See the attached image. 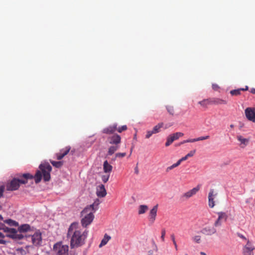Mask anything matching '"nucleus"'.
Wrapping results in <instances>:
<instances>
[{
  "label": "nucleus",
  "instance_id": "c9c22d12",
  "mask_svg": "<svg viewBox=\"0 0 255 255\" xmlns=\"http://www.w3.org/2000/svg\"><path fill=\"white\" fill-rule=\"evenodd\" d=\"M126 152H123V153H117L116 154L115 156H116V157H119V158H123L124 157H125L126 155Z\"/></svg>",
  "mask_w": 255,
  "mask_h": 255
},
{
  "label": "nucleus",
  "instance_id": "473e14b6",
  "mask_svg": "<svg viewBox=\"0 0 255 255\" xmlns=\"http://www.w3.org/2000/svg\"><path fill=\"white\" fill-rule=\"evenodd\" d=\"M193 241L196 243H200L201 242V237L200 236H196L193 238Z\"/></svg>",
  "mask_w": 255,
  "mask_h": 255
},
{
  "label": "nucleus",
  "instance_id": "c85d7f7f",
  "mask_svg": "<svg viewBox=\"0 0 255 255\" xmlns=\"http://www.w3.org/2000/svg\"><path fill=\"white\" fill-rule=\"evenodd\" d=\"M127 128V126L126 125H124L119 128L117 127L116 130L119 132L121 133L122 131L126 130Z\"/></svg>",
  "mask_w": 255,
  "mask_h": 255
},
{
  "label": "nucleus",
  "instance_id": "f257e3e1",
  "mask_svg": "<svg viewBox=\"0 0 255 255\" xmlns=\"http://www.w3.org/2000/svg\"><path fill=\"white\" fill-rule=\"evenodd\" d=\"M41 170L42 174L40 170H37L35 174L34 179L36 183H39L43 177L44 181H49L50 180V172L52 170V167L48 162L41 164L39 167ZM34 177L29 173H24L20 176V179L14 178L7 183L6 185V189L7 191H15L17 190L20 184H25L27 183L28 179H32Z\"/></svg>",
  "mask_w": 255,
  "mask_h": 255
},
{
  "label": "nucleus",
  "instance_id": "a878e982",
  "mask_svg": "<svg viewBox=\"0 0 255 255\" xmlns=\"http://www.w3.org/2000/svg\"><path fill=\"white\" fill-rule=\"evenodd\" d=\"M196 152L195 150L190 151L187 155L182 157V160L185 161L188 159V157L193 156Z\"/></svg>",
  "mask_w": 255,
  "mask_h": 255
},
{
  "label": "nucleus",
  "instance_id": "9d476101",
  "mask_svg": "<svg viewBox=\"0 0 255 255\" xmlns=\"http://www.w3.org/2000/svg\"><path fill=\"white\" fill-rule=\"evenodd\" d=\"M107 140L111 144L119 145L121 142V137L118 134H114L108 137Z\"/></svg>",
  "mask_w": 255,
  "mask_h": 255
},
{
  "label": "nucleus",
  "instance_id": "f8f14e48",
  "mask_svg": "<svg viewBox=\"0 0 255 255\" xmlns=\"http://www.w3.org/2000/svg\"><path fill=\"white\" fill-rule=\"evenodd\" d=\"M157 209H158V205H156L154 206L152 209H151L148 214V221L150 222L153 223L155 222L156 217L157 215Z\"/></svg>",
  "mask_w": 255,
  "mask_h": 255
},
{
  "label": "nucleus",
  "instance_id": "9b49d317",
  "mask_svg": "<svg viewBox=\"0 0 255 255\" xmlns=\"http://www.w3.org/2000/svg\"><path fill=\"white\" fill-rule=\"evenodd\" d=\"M255 247L252 243L249 241H248L247 244L245 245L243 249L244 255H254L253 251Z\"/></svg>",
  "mask_w": 255,
  "mask_h": 255
},
{
  "label": "nucleus",
  "instance_id": "bf43d9fd",
  "mask_svg": "<svg viewBox=\"0 0 255 255\" xmlns=\"http://www.w3.org/2000/svg\"><path fill=\"white\" fill-rule=\"evenodd\" d=\"M2 209V206L0 205V210Z\"/></svg>",
  "mask_w": 255,
  "mask_h": 255
},
{
  "label": "nucleus",
  "instance_id": "a211bd4d",
  "mask_svg": "<svg viewBox=\"0 0 255 255\" xmlns=\"http://www.w3.org/2000/svg\"><path fill=\"white\" fill-rule=\"evenodd\" d=\"M209 103L210 105H226L227 104V101L218 98H209Z\"/></svg>",
  "mask_w": 255,
  "mask_h": 255
},
{
  "label": "nucleus",
  "instance_id": "f03ea898",
  "mask_svg": "<svg viewBox=\"0 0 255 255\" xmlns=\"http://www.w3.org/2000/svg\"><path fill=\"white\" fill-rule=\"evenodd\" d=\"M3 230L5 233V236L13 239L20 240L24 237L23 233H27L25 236H31V240L35 246L39 245L42 242L41 233L39 231H36L32 235L33 229L28 224H22L18 228V231L14 228L4 227Z\"/></svg>",
  "mask_w": 255,
  "mask_h": 255
},
{
  "label": "nucleus",
  "instance_id": "72a5a7b5",
  "mask_svg": "<svg viewBox=\"0 0 255 255\" xmlns=\"http://www.w3.org/2000/svg\"><path fill=\"white\" fill-rule=\"evenodd\" d=\"M209 138H210L209 135H206V136H200L198 138H196V139H197V141H200V140H206V139H209Z\"/></svg>",
  "mask_w": 255,
  "mask_h": 255
},
{
  "label": "nucleus",
  "instance_id": "c03bdc74",
  "mask_svg": "<svg viewBox=\"0 0 255 255\" xmlns=\"http://www.w3.org/2000/svg\"><path fill=\"white\" fill-rule=\"evenodd\" d=\"M173 169V168L171 167V166H169V167H168L166 168V172H168L169 170H171V169Z\"/></svg>",
  "mask_w": 255,
  "mask_h": 255
},
{
  "label": "nucleus",
  "instance_id": "b1692460",
  "mask_svg": "<svg viewBox=\"0 0 255 255\" xmlns=\"http://www.w3.org/2000/svg\"><path fill=\"white\" fill-rule=\"evenodd\" d=\"M163 125L164 124L163 123H160L154 126L152 129L154 134L158 133L160 131V128L163 127Z\"/></svg>",
  "mask_w": 255,
  "mask_h": 255
},
{
  "label": "nucleus",
  "instance_id": "a19ab883",
  "mask_svg": "<svg viewBox=\"0 0 255 255\" xmlns=\"http://www.w3.org/2000/svg\"><path fill=\"white\" fill-rule=\"evenodd\" d=\"M182 161H183V160H182V158L180 159L179 160H178V161L175 163V164L177 166H179Z\"/></svg>",
  "mask_w": 255,
  "mask_h": 255
},
{
  "label": "nucleus",
  "instance_id": "2f4dec72",
  "mask_svg": "<svg viewBox=\"0 0 255 255\" xmlns=\"http://www.w3.org/2000/svg\"><path fill=\"white\" fill-rule=\"evenodd\" d=\"M196 141H197L196 138L189 139L187 140H184L183 141L181 142V144H184L187 142H194Z\"/></svg>",
  "mask_w": 255,
  "mask_h": 255
},
{
  "label": "nucleus",
  "instance_id": "423d86ee",
  "mask_svg": "<svg viewBox=\"0 0 255 255\" xmlns=\"http://www.w3.org/2000/svg\"><path fill=\"white\" fill-rule=\"evenodd\" d=\"M184 134L181 132H177L169 135L167 138L165 146H169L175 140L178 139L180 137L183 136Z\"/></svg>",
  "mask_w": 255,
  "mask_h": 255
},
{
  "label": "nucleus",
  "instance_id": "7ed1b4c3",
  "mask_svg": "<svg viewBox=\"0 0 255 255\" xmlns=\"http://www.w3.org/2000/svg\"><path fill=\"white\" fill-rule=\"evenodd\" d=\"M88 224H82V229L78 227V224H71L69 227L67 235H72L70 246L71 248H77L84 244L86 239L88 231L86 230L83 231Z\"/></svg>",
  "mask_w": 255,
  "mask_h": 255
},
{
  "label": "nucleus",
  "instance_id": "864d4df0",
  "mask_svg": "<svg viewBox=\"0 0 255 255\" xmlns=\"http://www.w3.org/2000/svg\"><path fill=\"white\" fill-rule=\"evenodd\" d=\"M3 221V217L0 215V221Z\"/></svg>",
  "mask_w": 255,
  "mask_h": 255
},
{
  "label": "nucleus",
  "instance_id": "7c9ffc66",
  "mask_svg": "<svg viewBox=\"0 0 255 255\" xmlns=\"http://www.w3.org/2000/svg\"><path fill=\"white\" fill-rule=\"evenodd\" d=\"M110 174L103 175L102 176V180L104 183H106L109 179Z\"/></svg>",
  "mask_w": 255,
  "mask_h": 255
},
{
  "label": "nucleus",
  "instance_id": "2eb2a0df",
  "mask_svg": "<svg viewBox=\"0 0 255 255\" xmlns=\"http://www.w3.org/2000/svg\"><path fill=\"white\" fill-rule=\"evenodd\" d=\"M96 194L99 197L106 196L107 192L104 185L101 184L97 187Z\"/></svg>",
  "mask_w": 255,
  "mask_h": 255
},
{
  "label": "nucleus",
  "instance_id": "aec40b11",
  "mask_svg": "<svg viewBox=\"0 0 255 255\" xmlns=\"http://www.w3.org/2000/svg\"><path fill=\"white\" fill-rule=\"evenodd\" d=\"M113 166L110 164L107 160L104 161L103 164V170L105 173H109L112 171Z\"/></svg>",
  "mask_w": 255,
  "mask_h": 255
},
{
  "label": "nucleus",
  "instance_id": "4be33fe9",
  "mask_svg": "<svg viewBox=\"0 0 255 255\" xmlns=\"http://www.w3.org/2000/svg\"><path fill=\"white\" fill-rule=\"evenodd\" d=\"M148 210V207L145 205H140L138 208V214L141 215L144 214Z\"/></svg>",
  "mask_w": 255,
  "mask_h": 255
},
{
  "label": "nucleus",
  "instance_id": "49530a36",
  "mask_svg": "<svg viewBox=\"0 0 255 255\" xmlns=\"http://www.w3.org/2000/svg\"><path fill=\"white\" fill-rule=\"evenodd\" d=\"M251 93H252L253 94H255V88H253L251 90Z\"/></svg>",
  "mask_w": 255,
  "mask_h": 255
},
{
  "label": "nucleus",
  "instance_id": "de8ad7c7",
  "mask_svg": "<svg viewBox=\"0 0 255 255\" xmlns=\"http://www.w3.org/2000/svg\"><path fill=\"white\" fill-rule=\"evenodd\" d=\"M174 245V246H175V248L176 249V250H177V244H176V243L175 242V240H174V242H173Z\"/></svg>",
  "mask_w": 255,
  "mask_h": 255
},
{
  "label": "nucleus",
  "instance_id": "3c124183",
  "mask_svg": "<svg viewBox=\"0 0 255 255\" xmlns=\"http://www.w3.org/2000/svg\"><path fill=\"white\" fill-rule=\"evenodd\" d=\"M171 237L172 241L174 242V240H175V237H174V235H172Z\"/></svg>",
  "mask_w": 255,
  "mask_h": 255
},
{
  "label": "nucleus",
  "instance_id": "ddd939ff",
  "mask_svg": "<svg viewBox=\"0 0 255 255\" xmlns=\"http://www.w3.org/2000/svg\"><path fill=\"white\" fill-rule=\"evenodd\" d=\"M71 147L67 146L65 148L60 150L59 153H56V157L58 160L62 159L65 155H66L70 151Z\"/></svg>",
  "mask_w": 255,
  "mask_h": 255
},
{
  "label": "nucleus",
  "instance_id": "cd10ccee",
  "mask_svg": "<svg viewBox=\"0 0 255 255\" xmlns=\"http://www.w3.org/2000/svg\"><path fill=\"white\" fill-rule=\"evenodd\" d=\"M198 104L203 107H205L208 105H210V103H209V99H204L198 102Z\"/></svg>",
  "mask_w": 255,
  "mask_h": 255
},
{
  "label": "nucleus",
  "instance_id": "052dcab7",
  "mask_svg": "<svg viewBox=\"0 0 255 255\" xmlns=\"http://www.w3.org/2000/svg\"><path fill=\"white\" fill-rule=\"evenodd\" d=\"M71 152H72V154H73V153L74 152V151L71 150Z\"/></svg>",
  "mask_w": 255,
  "mask_h": 255
},
{
  "label": "nucleus",
  "instance_id": "6ab92c4d",
  "mask_svg": "<svg viewBox=\"0 0 255 255\" xmlns=\"http://www.w3.org/2000/svg\"><path fill=\"white\" fill-rule=\"evenodd\" d=\"M249 90V87L248 86H246L244 88H240L238 89L231 90L230 91V94L232 96H239L241 94V91H246Z\"/></svg>",
  "mask_w": 255,
  "mask_h": 255
},
{
  "label": "nucleus",
  "instance_id": "4c0bfd02",
  "mask_svg": "<svg viewBox=\"0 0 255 255\" xmlns=\"http://www.w3.org/2000/svg\"><path fill=\"white\" fill-rule=\"evenodd\" d=\"M4 223H18L15 221L12 220L11 219H7L4 221Z\"/></svg>",
  "mask_w": 255,
  "mask_h": 255
},
{
  "label": "nucleus",
  "instance_id": "680f3d73",
  "mask_svg": "<svg viewBox=\"0 0 255 255\" xmlns=\"http://www.w3.org/2000/svg\"><path fill=\"white\" fill-rule=\"evenodd\" d=\"M181 144H181V142H180V143H179L178 144V145H181Z\"/></svg>",
  "mask_w": 255,
  "mask_h": 255
},
{
  "label": "nucleus",
  "instance_id": "dca6fc26",
  "mask_svg": "<svg viewBox=\"0 0 255 255\" xmlns=\"http://www.w3.org/2000/svg\"><path fill=\"white\" fill-rule=\"evenodd\" d=\"M200 189V185H197L196 187L193 188L191 190L185 193L183 196L185 197L186 199L189 198L195 195Z\"/></svg>",
  "mask_w": 255,
  "mask_h": 255
},
{
  "label": "nucleus",
  "instance_id": "f3484780",
  "mask_svg": "<svg viewBox=\"0 0 255 255\" xmlns=\"http://www.w3.org/2000/svg\"><path fill=\"white\" fill-rule=\"evenodd\" d=\"M218 218L216 223H222L228 221V215L225 212L218 213Z\"/></svg>",
  "mask_w": 255,
  "mask_h": 255
},
{
  "label": "nucleus",
  "instance_id": "5fc2aeb1",
  "mask_svg": "<svg viewBox=\"0 0 255 255\" xmlns=\"http://www.w3.org/2000/svg\"><path fill=\"white\" fill-rule=\"evenodd\" d=\"M0 237H1V238L4 237L3 235L1 232H0Z\"/></svg>",
  "mask_w": 255,
  "mask_h": 255
},
{
  "label": "nucleus",
  "instance_id": "58836bf2",
  "mask_svg": "<svg viewBox=\"0 0 255 255\" xmlns=\"http://www.w3.org/2000/svg\"><path fill=\"white\" fill-rule=\"evenodd\" d=\"M165 235V230L164 229H163L161 232V238L163 241H164Z\"/></svg>",
  "mask_w": 255,
  "mask_h": 255
},
{
  "label": "nucleus",
  "instance_id": "bb28decb",
  "mask_svg": "<svg viewBox=\"0 0 255 255\" xmlns=\"http://www.w3.org/2000/svg\"><path fill=\"white\" fill-rule=\"evenodd\" d=\"M51 163L52 164L53 166L56 168H60L63 165V162L62 161H54L52 160H50Z\"/></svg>",
  "mask_w": 255,
  "mask_h": 255
},
{
  "label": "nucleus",
  "instance_id": "4468645a",
  "mask_svg": "<svg viewBox=\"0 0 255 255\" xmlns=\"http://www.w3.org/2000/svg\"><path fill=\"white\" fill-rule=\"evenodd\" d=\"M118 124L115 123L112 125H110L109 127L104 128L102 130V132L104 133L110 134L114 133L117 130Z\"/></svg>",
  "mask_w": 255,
  "mask_h": 255
},
{
  "label": "nucleus",
  "instance_id": "ea45409f",
  "mask_svg": "<svg viewBox=\"0 0 255 255\" xmlns=\"http://www.w3.org/2000/svg\"><path fill=\"white\" fill-rule=\"evenodd\" d=\"M237 235L241 239H243V240H246V237L244 236L241 235L240 233H237Z\"/></svg>",
  "mask_w": 255,
  "mask_h": 255
},
{
  "label": "nucleus",
  "instance_id": "1a4fd4ad",
  "mask_svg": "<svg viewBox=\"0 0 255 255\" xmlns=\"http://www.w3.org/2000/svg\"><path fill=\"white\" fill-rule=\"evenodd\" d=\"M218 193L215 191L213 189H211L210 190L209 194H208V202H209V206L212 208L215 205V199L217 196Z\"/></svg>",
  "mask_w": 255,
  "mask_h": 255
},
{
  "label": "nucleus",
  "instance_id": "0eeeda50",
  "mask_svg": "<svg viewBox=\"0 0 255 255\" xmlns=\"http://www.w3.org/2000/svg\"><path fill=\"white\" fill-rule=\"evenodd\" d=\"M245 114L247 119L253 123H255V108H247L245 110Z\"/></svg>",
  "mask_w": 255,
  "mask_h": 255
},
{
  "label": "nucleus",
  "instance_id": "c756f323",
  "mask_svg": "<svg viewBox=\"0 0 255 255\" xmlns=\"http://www.w3.org/2000/svg\"><path fill=\"white\" fill-rule=\"evenodd\" d=\"M166 109L168 111V112L172 116H173L174 114V108L172 106H167Z\"/></svg>",
  "mask_w": 255,
  "mask_h": 255
},
{
  "label": "nucleus",
  "instance_id": "e433bc0d",
  "mask_svg": "<svg viewBox=\"0 0 255 255\" xmlns=\"http://www.w3.org/2000/svg\"><path fill=\"white\" fill-rule=\"evenodd\" d=\"M4 190V186L3 185L0 186V198L2 197Z\"/></svg>",
  "mask_w": 255,
  "mask_h": 255
},
{
  "label": "nucleus",
  "instance_id": "412c9836",
  "mask_svg": "<svg viewBox=\"0 0 255 255\" xmlns=\"http://www.w3.org/2000/svg\"><path fill=\"white\" fill-rule=\"evenodd\" d=\"M120 147L119 145H114L109 147L108 150V155H113Z\"/></svg>",
  "mask_w": 255,
  "mask_h": 255
},
{
  "label": "nucleus",
  "instance_id": "39448f33",
  "mask_svg": "<svg viewBox=\"0 0 255 255\" xmlns=\"http://www.w3.org/2000/svg\"><path fill=\"white\" fill-rule=\"evenodd\" d=\"M53 251L56 255H68L69 247L62 243H57L54 245Z\"/></svg>",
  "mask_w": 255,
  "mask_h": 255
},
{
  "label": "nucleus",
  "instance_id": "a18cd8bd",
  "mask_svg": "<svg viewBox=\"0 0 255 255\" xmlns=\"http://www.w3.org/2000/svg\"><path fill=\"white\" fill-rule=\"evenodd\" d=\"M173 169V168L171 167V166H169V167H168L166 168V172H168L169 170H171V169Z\"/></svg>",
  "mask_w": 255,
  "mask_h": 255
},
{
  "label": "nucleus",
  "instance_id": "13d9d810",
  "mask_svg": "<svg viewBox=\"0 0 255 255\" xmlns=\"http://www.w3.org/2000/svg\"><path fill=\"white\" fill-rule=\"evenodd\" d=\"M132 147L131 148V150H130V155L131 154V152H132Z\"/></svg>",
  "mask_w": 255,
  "mask_h": 255
},
{
  "label": "nucleus",
  "instance_id": "79ce46f5",
  "mask_svg": "<svg viewBox=\"0 0 255 255\" xmlns=\"http://www.w3.org/2000/svg\"><path fill=\"white\" fill-rule=\"evenodd\" d=\"M6 242L5 241H4V240H3V239H0V244H3V245H4V244H6Z\"/></svg>",
  "mask_w": 255,
  "mask_h": 255
},
{
  "label": "nucleus",
  "instance_id": "0e129e2a",
  "mask_svg": "<svg viewBox=\"0 0 255 255\" xmlns=\"http://www.w3.org/2000/svg\"><path fill=\"white\" fill-rule=\"evenodd\" d=\"M3 225V224H0V225Z\"/></svg>",
  "mask_w": 255,
  "mask_h": 255
},
{
  "label": "nucleus",
  "instance_id": "393cba45",
  "mask_svg": "<svg viewBox=\"0 0 255 255\" xmlns=\"http://www.w3.org/2000/svg\"><path fill=\"white\" fill-rule=\"evenodd\" d=\"M237 139L242 144H243L245 146H246L249 142V139L243 138L241 135L238 136Z\"/></svg>",
  "mask_w": 255,
  "mask_h": 255
},
{
  "label": "nucleus",
  "instance_id": "6e6d98bb",
  "mask_svg": "<svg viewBox=\"0 0 255 255\" xmlns=\"http://www.w3.org/2000/svg\"><path fill=\"white\" fill-rule=\"evenodd\" d=\"M133 138H134V139H136V133L134 135Z\"/></svg>",
  "mask_w": 255,
  "mask_h": 255
},
{
  "label": "nucleus",
  "instance_id": "6e6552de",
  "mask_svg": "<svg viewBox=\"0 0 255 255\" xmlns=\"http://www.w3.org/2000/svg\"><path fill=\"white\" fill-rule=\"evenodd\" d=\"M216 224H209L204 228L201 230V232L206 235H212L216 233L215 228Z\"/></svg>",
  "mask_w": 255,
  "mask_h": 255
},
{
  "label": "nucleus",
  "instance_id": "8fccbe9b",
  "mask_svg": "<svg viewBox=\"0 0 255 255\" xmlns=\"http://www.w3.org/2000/svg\"><path fill=\"white\" fill-rule=\"evenodd\" d=\"M171 167H172L173 169V168H175V167H177V166H176V165L175 164V163H174V164H172V165H171Z\"/></svg>",
  "mask_w": 255,
  "mask_h": 255
},
{
  "label": "nucleus",
  "instance_id": "603ef678",
  "mask_svg": "<svg viewBox=\"0 0 255 255\" xmlns=\"http://www.w3.org/2000/svg\"><path fill=\"white\" fill-rule=\"evenodd\" d=\"M201 255H206V253L203 252H200Z\"/></svg>",
  "mask_w": 255,
  "mask_h": 255
},
{
  "label": "nucleus",
  "instance_id": "f704fd0d",
  "mask_svg": "<svg viewBox=\"0 0 255 255\" xmlns=\"http://www.w3.org/2000/svg\"><path fill=\"white\" fill-rule=\"evenodd\" d=\"M153 134H154L153 130H148L146 132V134L145 135L146 138H149Z\"/></svg>",
  "mask_w": 255,
  "mask_h": 255
},
{
  "label": "nucleus",
  "instance_id": "20e7f679",
  "mask_svg": "<svg viewBox=\"0 0 255 255\" xmlns=\"http://www.w3.org/2000/svg\"><path fill=\"white\" fill-rule=\"evenodd\" d=\"M100 204L99 200L97 199L94 203L86 207L81 212L84 218L82 219L81 223H91L94 216L93 213L98 209Z\"/></svg>",
  "mask_w": 255,
  "mask_h": 255
},
{
  "label": "nucleus",
  "instance_id": "5701e85b",
  "mask_svg": "<svg viewBox=\"0 0 255 255\" xmlns=\"http://www.w3.org/2000/svg\"><path fill=\"white\" fill-rule=\"evenodd\" d=\"M111 238L110 236L108 235L107 234H105L104 237V238L102 240V241L99 245V247L101 248V247L106 245L107 244V243L108 242V241L111 239Z\"/></svg>",
  "mask_w": 255,
  "mask_h": 255
},
{
  "label": "nucleus",
  "instance_id": "37998d69",
  "mask_svg": "<svg viewBox=\"0 0 255 255\" xmlns=\"http://www.w3.org/2000/svg\"><path fill=\"white\" fill-rule=\"evenodd\" d=\"M212 87L214 90H217V89L219 88L218 86L215 84H213L212 85Z\"/></svg>",
  "mask_w": 255,
  "mask_h": 255
},
{
  "label": "nucleus",
  "instance_id": "09e8293b",
  "mask_svg": "<svg viewBox=\"0 0 255 255\" xmlns=\"http://www.w3.org/2000/svg\"><path fill=\"white\" fill-rule=\"evenodd\" d=\"M135 173L137 174L138 173V168L137 167H135Z\"/></svg>",
  "mask_w": 255,
  "mask_h": 255
},
{
  "label": "nucleus",
  "instance_id": "4d7b16f0",
  "mask_svg": "<svg viewBox=\"0 0 255 255\" xmlns=\"http://www.w3.org/2000/svg\"><path fill=\"white\" fill-rule=\"evenodd\" d=\"M230 127H231V128H233L234 127V125H230Z\"/></svg>",
  "mask_w": 255,
  "mask_h": 255
},
{
  "label": "nucleus",
  "instance_id": "e2e57ef3",
  "mask_svg": "<svg viewBox=\"0 0 255 255\" xmlns=\"http://www.w3.org/2000/svg\"><path fill=\"white\" fill-rule=\"evenodd\" d=\"M14 225H18V224H14Z\"/></svg>",
  "mask_w": 255,
  "mask_h": 255
}]
</instances>
